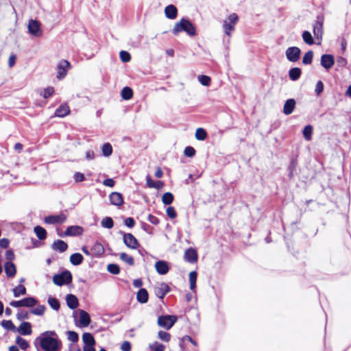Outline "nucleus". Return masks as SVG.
Here are the masks:
<instances>
[{
  "instance_id": "obj_1",
  "label": "nucleus",
  "mask_w": 351,
  "mask_h": 351,
  "mask_svg": "<svg viewBox=\"0 0 351 351\" xmlns=\"http://www.w3.org/2000/svg\"><path fill=\"white\" fill-rule=\"evenodd\" d=\"M56 335L54 331H47L43 334L42 337H38L36 341H39L41 348L45 351H59L60 342L56 338L49 335Z\"/></svg>"
},
{
  "instance_id": "obj_2",
  "label": "nucleus",
  "mask_w": 351,
  "mask_h": 351,
  "mask_svg": "<svg viewBox=\"0 0 351 351\" xmlns=\"http://www.w3.org/2000/svg\"><path fill=\"white\" fill-rule=\"evenodd\" d=\"M182 31L186 32L190 36H194L196 34L194 25L189 20L184 19H182L175 24L172 32L174 35H177Z\"/></svg>"
},
{
  "instance_id": "obj_3",
  "label": "nucleus",
  "mask_w": 351,
  "mask_h": 351,
  "mask_svg": "<svg viewBox=\"0 0 351 351\" xmlns=\"http://www.w3.org/2000/svg\"><path fill=\"white\" fill-rule=\"evenodd\" d=\"M239 21V17L235 13L230 14L223 23L224 33L230 36L232 32L234 31V27Z\"/></svg>"
},
{
  "instance_id": "obj_4",
  "label": "nucleus",
  "mask_w": 351,
  "mask_h": 351,
  "mask_svg": "<svg viewBox=\"0 0 351 351\" xmlns=\"http://www.w3.org/2000/svg\"><path fill=\"white\" fill-rule=\"evenodd\" d=\"M324 16H317L316 21L313 25V31L315 38L317 40H318L317 44H320L322 40L323 33H324Z\"/></svg>"
},
{
  "instance_id": "obj_5",
  "label": "nucleus",
  "mask_w": 351,
  "mask_h": 351,
  "mask_svg": "<svg viewBox=\"0 0 351 351\" xmlns=\"http://www.w3.org/2000/svg\"><path fill=\"white\" fill-rule=\"evenodd\" d=\"M72 281V274L68 271L65 270L60 274H56L53 276V282L58 286H62L64 285L69 284Z\"/></svg>"
},
{
  "instance_id": "obj_6",
  "label": "nucleus",
  "mask_w": 351,
  "mask_h": 351,
  "mask_svg": "<svg viewBox=\"0 0 351 351\" xmlns=\"http://www.w3.org/2000/svg\"><path fill=\"white\" fill-rule=\"evenodd\" d=\"M177 321L175 315H162L158 318V324L167 330L170 329Z\"/></svg>"
},
{
  "instance_id": "obj_7",
  "label": "nucleus",
  "mask_w": 351,
  "mask_h": 351,
  "mask_svg": "<svg viewBox=\"0 0 351 351\" xmlns=\"http://www.w3.org/2000/svg\"><path fill=\"white\" fill-rule=\"evenodd\" d=\"M71 67L70 62L66 60H60L57 65V78L62 80Z\"/></svg>"
},
{
  "instance_id": "obj_8",
  "label": "nucleus",
  "mask_w": 351,
  "mask_h": 351,
  "mask_svg": "<svg viewBox=\"0 0 351 351\" xmlns=\"http://www.w3.org/2000/svg\"><path fill=\"white\" fill-rule=\"evenodd\" d=\"M301 50L298 47H290L286 49L285 55L291 62H297L300 57Z\"/></svg>"
},
{
  "instance_id": "obj_9",
  "label": "nucleus",
  "mask_w": 351,
  "mask_h": 351,
  "mask_svg": "<svg viewBox=\"0 0 351 351\" xmlns=\"http://www.w3.org/2000/svg\"><path fill=\"white\" fill-rule=\"evenodd\" d=\"M123 239L125 245L129 248L135 250L140 245L138 240L131 233H123Z\"/></svg>"
},
{
  "instance_id": "obj_10",
  "label": "nucleus",
  "mask_w": 351,
  "mask_h": 351,
  "mask_svg": "<svg viewBox=\"0 0 351 351\" xmlns=\"http://www.w3.org/2000/svg\"><path fill=\"white\" fill-rule=\"evenodd\" d=\"M28 31L30 34L36 37H40L43 32L40 29V24L36 20H30L27 25Z\"/></svg>"
},
{
  "instance_id": "obj_11",
  "label": "nucleus",
  "mask_w": 351,
  "mask_h": 351,
  "mask_svg": "<svg viewBox=\"0 0 351 351\" xmlns=\"http://www.w3.org/2000/svg\"><path fill=\"white\" fill-rule=\"evenodd\" d=\"M66 220V216L60 213L58 215H50L45 218V222L49 224L63 223Z\"/></svg>"
},
{
  "instance_id": "obj_12",
  "label": "nucleus",
  "mask_w": 351,
  "mask_h": 351,
  "mask_svg": "<svg viewBox=\"0 0 351 351\" xmlns=\"http://www.w3.org/2000/svg\"><path fill=\"white\" fill-rule=\"evenodd\" d=\"M335 64L334 56L331 54H324L321 57V65L326 69H330Z\"/></svg>"
},
{
  "instance_id": "obj_13",
  "label": "nucleus",
  "mask_w": 351,
  "mask_h": 351,
  "mask_svg": "<svg viewBox=\"0 0 351 351\" xmlns=\"http://www.w3.org/2000/svg\"><path fill=\"white\" fill-rule=\"evenodd\" d=\"M80 319H79V326L80 327H87L90 323V317L89 314L82 309L78 311Z\"/></svg>"
},
{
  "instance_id": "obj_14",
  "label": "nucleus",
  "mask_w": 351,
  "mask_h": 351,
  "mask_svg": "<svg viewBox=\"0 0 351 351\" xmlns=\"http://www.w3.org/2000/svg\"><path fill=\"white\" fill-rule=\"evenodd\" d=\"M169 291V286L164 282L159 284L154 289L156 295L160 299H162Z\"/></svg>"
},
{
  "instance_id": "obj_15",
  "label": "nucleus",
  "mask_w": 351,
  "mask_h": 351,
  "mask_svg": "<svg viewBox=\"0 0 351 351\" xmlns=\"http://www.w3.org/2000/svg\"><path fill=\"white\" fill-rule=\"evenodd\" d=\"M16 331L21 335H29L32 332V324L27 322H22L17 328H16Z\"/></svg>"
},
{
  "instance_id": "obj_16",
  "label": "nucleus",
  "mask_w": 351,
  "mask_h": 351,
  "mask_svg": "<svg viewBox=\"0 0 351 351\" xmlns=\"http://www.w3.org/2000/svg\"><path fill=\"white\" fill-rule=\"evenodd\" d=\"M184 258L190 263H194L197 261V254L194 249L189 248L185 251Z\"/></svg>"
},
{
  "instance_id": "obj_17",
  "label": "nucleus",
  "mask_w": 351,
  "mask_h": 351,
  "mask_svg": "<svg viewBox=\"0 0 351 351\" xmlns=\"http://www.w3.org/2000/svg\"><path fill=\"white\" fill-rule=\"evenodd\" d=\"M110 203L114 206H121L123 204V195L118 192H113L109 195Z\"/></svg>"
},
{
  "instance_id": "obj_18",
  "label": "nucleus",
  "mask_w": 351,
  "mask_h": 351,
  "mask_svg": "<svg viewBox=\"0 0 351 351\" xmlns=\"http://www.w3.org/2000/svg\"><path fill=\"white\" fill-rule=\"evenodd\" d=\"M83 228L79 226H71L66 228L64 234L66 236L74 237L82 234Z\"/></svg>"
},
{
  "instance_id": "obj_19",
  "label": "nucleus",
  "mask_w": 351,
  "mask_h": 351,
  "mask_svg": "<svg viewBox=\"0 0 351 351\" xmlns=\"http://www.w3.org/2000/svg\"><path fill=\"white\" fill-rule=\"evenodd\" d=\"M156 271L160 275L166 274L169 269L168 264L164 261H158L155 263Z\"/></svg>"
},
{
  "instance_id": "obj_20",
  "label": "nucleus",
  "mask_w": 351,
  "mask_h": 351,
  "mask_svg": "<svg viewBox=\"0 0 351 351\" xmlns=\"http://www.w3.org/2000/svg\"><path fill=\"white\" fill-rule=\"evenodd\" d=\"M165 14L167 19H175L178 15V10L174 5H169L165 8Z\"/></svg>"
},
{
  "instance_id": "obj_21",
  "label": "nucleus",
  "mask_w": 351,
  "mask_h": 351,
  "mask_svg": "<svg viewBox=\"0 0 351 351\" xmlns=\"http://www.w3.org/2000/svg\"><path fill=\"white\" fill-rule=\"evenodd\" d=\"M51 247L55 251H58L59 252H64L67 250L68 245L66 243L64 242V241L57 240L53 243Z\"/></svg>"
},
{
  "instance_id": "obj_22",
  "label": "nucleus",
  "mask_w": 351,
  "mask_h": 351,
  "mask_svg": "<svg viewBox=\"0 0 351 351\" xmlns=\"http://www.w3.org/2000/svg\"><path fill=\"white\" fill-rule=\"evenodd\" d=\"M295 106V101L293 99L287 100L283 106V112L286 115L291 114Z\"/></svg>"
},
{
  "instance_id": "obj_23",
  "label": "nucleus",
  "mask_w": 351,
  "mask_h": 351,
  "mask_svg": "<svg viewBox=\"0 0 351 351\" xmlns=\"http://www.w3.org/2000/svg\"><path fill=\"white\" fill-rule=\"evenodd\" d=\"M91 256H99L104 252V246L98 242H95L93 245L90 248Z\"/></svg>"
},
{
  "instance_id": "obj_24",
  "label": "nucleus",
  "mask_w": 351,
  "mask_h": 351,
  "mask_svg": "<svg viewBox=\"0 0 351 351\" xmlns=\"http://www.w3.org/2000/svg\"><path fill=\"white\" fill-rule=\"evenodd\" d=\"M66 304L71 309H75L77 307L79 302L77 297L73 294H68L66 296Z\"/></svg>"
},
{
  "instance_id": "obj_25",
  "label": "nucleus",
  "mask_w": 351,
  "mask_h": 351,
  "mask_svg": "<svg viewBox=\"0 0 351 351\" xmlns=\"http://www.w3.org/2000/svg\"><path fill=\"white\" fill-rule=\"evenodd\" d=\"M5 272L8 277H14L16 272V266L12 262H6L5 263Z\"/></svg>"
},
{
  "instance_id": "obj_26",
  "label": "nucleus",
  "mask_w": 351,
  "mask_h": 351,
  "mask_svg": "<svg viewBox=\"0 0 351 351\" xmlns=\"http://www.w3.org/2000/svg\"><path fill=\"white\" fill-rule=\"evenodd\" d=\"M82 340L84 343V346L94 347L95 341L92 334L89 332L84 333L82 335Z\"/></svg>"
},
{
  "instance_id": "obj_27",
  "label": "nucleus",
  "mask_w": 351,
  "mask_h": 351,
  "mask_svg": "<svg viewBox=\"0 0 351 351\" xmlns=\"http://www.w3.org/2000/svg\"><path fill=\"white\" fill-rule=\"evenodd\" d=\"M70 112L69 107L66 104L61 105L55 112V115L59 117H64Z\"/></svg>"
},
{
  "instance_id": "obj_28",
  "label": "nucleus",
  "mask_w": 351,
  "mask_h": 351,
  "mask_svg": "<svg viewBox=\"0 0 351 351\" xmlns=\"http://www.w3.org/2000/svg\"><path fill=\"white\" fill-rule=\"evenodd\" d=\"M136 299L140 303H146L148 300V293L145 289H141L137 292Z\"/></svg>"
},
{
  "instance_id": "obj_29",
  "label": "nucleus",
  "mask_w": 351,
  "mask_h": 351,
  "mask_svg": "<svg viewBox=\"0 0 351 351\" xmlns=\"http://www.w3.org/2000/svg\"><path fill=\"white\" fill-rule=\"evenodd\" d=\"M83 261V256L80 253H74L70 256V262L73 265H79Z\"/></svg>"
},
{
  "instance_id": "obj_30",
  "label": "nucleus",
  "mask_w": 351,
  "mask_h": 351,
  "mask_svg": "<svg viewBox=\"0 0 351 351\" xmlns=\"http://www.w3.org/2000/svg\"><path fill=\"white\" fill-rule=\"evenodd\" d=\"M34 231L35 234H36L37 237L40 240H44L46 239L47 237V232L45 229H44L43 227L40 226H35L34 228Z\"/></svg>"
},
{
  "instance_id": "obj_31",
  "label": "nucleus",
  "mask_w": 351,
  "mask_h": 351,
  "mask_svg": "<svg viewBox=\"0 0 351 351\" xmlns=\"http://www.w3.org/2000/svg\"><path fill=\"white\" fill-rule=\"evenodd\" d=\"M301 70L298 67L292 68L289 71V76L293 81L298 80L301 75Z\"/></svg>"
},
{
  "instance_id": "obj_32",
  "label": "nucleus",
  "mask_w": 351,
  "mask_h": 351,
  "mask_svg": "<svg viewBox=\"0 0 351 351\" xmlns=\"http://www.w3.org/2000/svg\"><path fill=\"white\" fill-rule=\"evenodd\" d=\"M197 278V274L195 271H193L189 273L190 289L192 291H195L196 288Z\"/></svg>"
},
{
  "instance_id": "obj_33",
  "label": "nucleus",
  "mask_w": 351,
  "mask_h": 351,
  "mask_svg": "<svg viewBox=\"0 0 351 351\" xmlns=\"http://www.w3.org/2000/svg\"><path fill=\"white\" fill-rule=\"evenodd\" d=\"M38 301L33 297H27L22 299L23 306L32 307L37 304Z\"/></svg>"
},
{
  "instance_id": "obj_34",
  "label": "nucleus",
  "mask_w": 351,
  "mask_h": 351,
  "mask_svg": "<svg viewBox=\"0 0 351 351\" xmlns=\"http://www.w3.org/2000/svg\"><path fill=\"white\" fill-rule=\"evenodd\" d=\"M47 302L52 309L56 311H58L60 309V302L56 298L49 296L48 298Z\"/></svg>"
},
{
  "instance_id": "obj_35",
  "label": "nucleus",
  "mask_w": 351,
  "mask_h": 351,
  "mask_svg": "<svg viewBox=\"0 0 351 351\" xmlns=\"http://www.w3.org/2000/svg\"><path fill=\"white\" fill-rule=\"evenodd\" d=\"M102 154L106 157L111 156L112 154V147L110 143H106L101 147Z\"/></svg>"
},
{
  "instance_id": "obj_36",
  "label": "nucleus",
  "mask_w": 351,
  "mask_h": 351,
  "mask_svg": "<svg viewBox=\"0 0 351 351\" xmlns=\"http://www.w3.org/2000/svg\"><path fill=\"white\" fill-rule=\"evenodd\" d=\"M133 96V91L130 87H124L121 90V97L125 100L130 99Z\"/></svg>"
},
{
  "instance_id": "obj_37",
  "label": "nucleus",
  "mask_w": 351,
  "mask_h": 351,
  "mask_svg": "<svg viewBox=\"0 0 351 351\" xmlns=\"http://www.w3.org/2000/svg\"><path fill=\"white\" fill-rule=\"evenodd\" d=\"M101 225L103 228L110 229L114 226V221L111 217H106L101 220Z\"/></svg>"
},
{
  "instance_id": "obj_38",
  "label": "nucleus",
  "mask_w": 351,
  "mask_h": 351,
  "mask_svg": "<svg viewBox=\"0 0 351 351\" xmlns=\"http://www.w3.org/2000/svg\"><path fill=\"white\" fill-rule=\"evenodd\" d=\"M195 136L197 140L204 141L207 137V133L204 129L199 128L196 130Z\"/></svg>"
},
{
  "instance_id": "obj_39",
  "label": "nucleus",
  "mask_w": 351,
  "mask_h": 351,
  "mask_svg": "<svg viewBox=\"0 0 351 351\" xmlns=\"http://www.w3.org/2000/svg\"><path fill=\"white\" fill-rule=\"evenodd\" d=\"M313 133V127L310 125H306L303 130L302 134L306 141L311 140Z\"/></svg>"
},
{
  "instance_id": "obj_40",
  "label": "nucleus",
  "mask_w": 351,
  "mask_h": 351,
  "mask_svg": "<svg viewBox=\"0 0 351 351\" xmlns=\"http://www.w3.org/2000/svg\"><path fill=\"white\" fill-rule=\"evenodd\" d=\"M302 39L307 45H311L314 43L313 36L308 31H304L302 33Z\"/></svg>"
},
{
  "instance_id": "obj_41",
  "label": "nucleus",
  "mask_w": 351,
  "mask_h": 351,
  "mask_svg": "<svg viewBox=\"0 0 351 351\" xmlns=\"http://www.w3.org/2000/svg\"><path fill=\"white\" fill-rule=\"evenodd\" d=\"M173 201V195L169 192L163 194L162 197V202L165 205H169Z\"/></svg>"
},
{
  "instance_id": "obj_42",
  "label": "nucleus",
  "mask_w": 351,
  "mask_h": 351,
  "mask_svg": "<svg viewBox=\"0 0 351 351\" xmlns=\"http://www.w3.org/2000/svg\"><path fill=\"white\" fill-rule=\"evenodd\" d=\"M149 348L152 351H164L165 349V346L158 341L150 343Z\"/></svg>"
},
{
  "instance_id": "obj_43",
  "label": "nucleus",
  "mask_w": 351,
  "mask_h": 351,
  "mask_svg": "<svg viewBox=\"0 0 351 351\" xmlns=\"http://www.w3.org/2000/svg\"><path fill=\"white\" fill-rule=\"evenodd\" d=\"M16 343L23 350H27L29 348V346L28 342L25 339H23V338L21 337H16Z\"/></svg>"
},
{
  "instance_id": "obj_44",
  "label": "nucleus",
  "mask_w": 351,
  "mask_h": 351,
  "mask_svg": "<svg viewBox=\"0 0 351 351\" xmlns=\"http://www.w3.org/2000/svg\"><path fill=\"white\" fill-rule=\"evenodd\" d=\"M13 293L16 298L21 295H25L26 293V288L23 285H19L13 289Z\"/></svg>"
},
{
  "instance_id": "obj_45",
  "label": "nucleus",
  "mask_w": 351,
  "mask_h": 351,
  "mask_svg": "<svg viewBox=\"0 0 351 351\" xmlns=\"http://www.w3.org/2000/svg\"><path fill=\"white\" fill-rule=\"evenodd\" d=\"M120 259L129 265H133L134 263V258L125 252L120 254Z\"/></svg>"
},
{
  "instance_id": "obj_46",
  "label": "nucleus",
  "mask_w": 351,
  "mask_h": 351,
  "mask_svg": "<svg viewBox=\"0 0 351 351\" xmlns=\"http://www.w3.org/2000/svg\"><path fill=\"white\" fill-rule=\"evenodd\" d=\"M313 58V52L312 51H307L302 58V62L304 64H310L312 62Z\"/></svg>"
},
{
  "instance_id": "obj_47",
  "label": "nucleus",
  "mask_w": 351,
  "mask_h": 351,
  "mask_svg": "<svg viewBox=\"0 0 351 351\" xmlns=\"http://www.w3.org/2000/svg\"><path fill=\"white\" fill-rule=\"evenodd\" d=\"M198 81L203 86H208L210 84L211 79L209 76L202 75L198 76Z\"/></svg>"
},
{
  "instance_id": "obj_48",
  "label": "nucleus",
  "mask_w": 351,
  "mask_h": 351,
  "mask_svg": "<svg viewBox=\"0 0 351 351\" xmlns=\"http://www.w3.org/2000/svg\"><path fill=\"white\" fill-rule=\"evenodd\" d=\"M1 326L4 328H5L7 330H12V331H16V327L13 324V323H12V322L11 320H3V321H2Z\"/></svg>"
},
{
  "instance_id": "obj_49",
  "label": "nucleus",
  "mask_w": 351,
  "mask_h": 351,
  "mask_svg": "<svg viewBox=\"0 0 351 351\" xmlns=\"http://www.w3.org/2000/svg\"><path fill=\"white\" fill-rule=\"evenodd\" d=\"M45 306L44 305H39L36 308L31 310V313L36 315H43L45 311Z\"/></svg>"
},
{
  "instance_id": "obj_50",
  "label": "nucleus",
  "mask_w": 351,
  "mask_h": 351,
  "mask_svg": "<svg viewBox=\"0 0 351 351\" xmlns=\"http://www.w3.org/2000/svg\"><path fill=\"white\" fill-rule=\"evenodd\" d=\"M108 271L112 274H119L120 272L119 267L117 264H109L107 267Z\"/></svg>"
},
{
  "instance_id": "obj_51",
  "label": "nucleus",
  "mask_w": 351,
  "mask_h": 351,
  "mask_svg": "<svg viewBox=\"0 0 351 351\" xmlns=\"http://www.w3.org/2000/svg\"><path fill=\"white\" fill-rule=\"evenodd\" d=\"M158 336L160 339L165 342L169 341L171 339L170 334L162 330H160L158 332Z\"/></svg>"
},
{
  "instance_id": "obj_52",
  "label": "nucleus",
  "mask_w": 351,
  "mask_h": 351,
  "mask_svg": "<svg viewBox=\"0 0 351 351\" xmlns=\"http://www.w3.org/2000/svg\"><path fill=\"white\" fill-rule=\"evenodd\" d=\"M67 337L68 339L72 342H76L79 339L77 333L74 331H68Z\"/></svg>"
},
{
  "instance_id": "obj_53",
  "label": "nucleus",
  "mask_w": 351,
  "mask_h": 351,
  "mask_svg": "<svg viewBox=\"0 0 351 351\" xmlns=\"http://www.w3.org/2000/svg\"><path fill=\"white\" fill-rule=\"evenodd\" d=\"M120 59L123 62H128L131 59L130 54L125 51H121L120 52Z\"/></svg>"
},
{
  "instance_id": "obj_54",
  "label": "nucleus",
  "mask_w": 351,
  "mask_h": 351,
  "mask_svg": "<svg viewBox=\"0 0 351 351\" xmlns=\"http://www.w3.org/2000/svg\"><path fill=\"white\" fill-rule=\"evenodd\" d=\"M54 93V88L52 86H49L46 88L43 93V97L45 99L49 98L51 97Z\"/></svg>"
},
{
  "instance_id": "obj_55",
  "label": "nucleus",
  "mask_w": 351,
  "mask_h": 351,
  "mask_svg": "<svg viewBox=\"0 0 351 351\" xmlns=\"http://www.w3.org/2000/svg\"><path fill=\"white\" fill-rule=\"evenodd\" d=\"M166 213L167 216L171 219H174L177 216L176 211L175 208L172 206H169L167 208Z\"/></svg>"
},
{
  "instance_id": "obj_56",
  "label": "nucleus",
  "mask_w": 351,
  "mask_h": 351,
  "mask_svg": "<svg viewBox=\"0 0 351 351\" xmlns=\"http://www.w3.org/2000/svg\"><path fill=\"white\" fill-rule=\"evenodd\" d=\"M184 155L187 157H193L195 154V150L193 147L188 146L184 149Z\"/></svg>"
},
{
  "instance_id": "obj_57",
  "label": "nucleus",
  "mask_w": 351,
  "mask_h": 351,
  "mask_svg": "<svg viewBox=\"0 0 351 351\" xmlns=\"http://www.w3.org/2000/svg\"><path fill=\"white\" fill-rule=\"evenodd\" d=\"M16 318L19 320L27 319H29V314L27 311H21L16 314Z\"/></svg>"
},
{
  "instance_id": "obj_58",
  "label": "nucleus",
  "mask_w": 351,
  "mask_h": 351,
  "mask_svg": "<svg viewBox=\"0 0 351 351\" xmlns=\"http://www.w3.org/2000/svg\"><path fill=\"white\" fill-rule=\"evenodd\" d=\"M324 90V84L322 81H318L316 84V87L315 92V93L319 95L321 93H322Z\"/></svg>"
},
{
  "instance_id": "obj_59",
  "label": "nucleus",
  "mask_w": 351,
  "mask_h": 351,
  "mask_svg": "<svg viewBox=\"0 0 351 351\" xmlns=\"http://www.w3.org/2000/svg\"><path fill=\"white\" fill-rule=\"evenodd\" d=\"M124 224L128 228H133L135 225L134 219L132 217H127L124 220Z\"/></svg>"
},
{
  "instance_id": "obj_60",
  "label": "nucleus",
  "mask_w": 351,
  "mask_h": 351,
  "mask_svg": "<svg viewBox=\"0 0 351 351\" xmlns=\"http://www.w3.org/2000/svg\"><path fill=\"white\" fill-rule=\"evenodd\" d=\"M5 256L8 260V262H12V261L14 258V254L12 250H9L6 251Z\"/></svg>"
},
{
  "instance_id": "obj_61",
  "label": "nucleus",
  "mask_w": 351,
  "mask_h": 351,
  "mask_svg": "<svg viewBox=\"0 0 351 351\" xmlns=\"http://www.w3.org/2000/svg\"><path fill=\"white\" fill-rule=\"evenodd\" d=\"M121 349L122 351H130L131 350V344L129 341H124L121 346Z\"/></svg>"
},
{
  "instance_id": "obj_62",
  "label": "nucleus",
  "mask_w": 351,
  "mask_h": 351,
  "mask_svg": "<svg viewBox=\"0 0 351 351\" xmlns=\"http://www.w3.org/2000/svg\"><path fill=\"white\" fill-rule=\"evenodd\" d=\"M74 179H75V182H79L84 181L85 178H84V174H82L80 172H77L74 175Z\"/></svg>"
},
{
  "instance_id": "obj_63",
  "label": "nucleus",
  "mask_w": 351,
  "mask_h": 351,
  "mask_svg": "<svg viewBox=\"0 0 351 351\" xmlns=\"http://www.w3.org/2000/svg\"><path fill=\"white\" fill-rule=\"evenodd\" d=\"M147 220L151 223L154 224V225H157V224L159 223V219L156 217H155V216H154L152 215H148Z\"/></svg>"
},
{
  "instance_id": "obj_64",
  "label": "nucleus",
  "mask_w": 351,
  "mask_h": 351,
  "mask_svg": "<svg viewBox=\"0 0 351 351\" xmlns=\"http://www.w3.org/2000/svg\"><path fill=\"white\" fill-rule=\"evenodd\" d=\"M16 56L14 54H12L8 59V66L12 68L14 66Z\"/></svg>"
}]
</instances>
